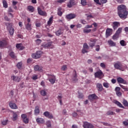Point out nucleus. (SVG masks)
<instances>
[{
  "label": "nucleus",
  "instance_id": "40",
  "mask_svg": "<svg viewBox=\"0 0 128 128\" xmlns=\"http://www.w3.org/2000/svg\"><path fill=\"white\" fill-rule=\"evenodd\" d=\"M107 116H114L116 114V113L112 111H108L106 112Z\"/></svg>",
  "mask_w": 128,
  "mask_h": 128
},
{
  "label": "nucleus",
  "instance_id": "53",
  "mask_svg": "<svg viewBox=\"0 0 128 128\" xmlns=\"http://www.w3.org/2000/svg\"><path fill=\"white\" fill-rule=\"evenodd\" d=\"M36 44H40L42 43V40L40 39H37L36 40Z\"/></svg>",
  "mask_w": 128,
  "mask_h": 128
},
{
  "label": "nucleus",
  "instance_id": "20",
  "mask_svg": "<svg viewBox=\"0 0 128 128\" xmlns=\"http://www.w3.org/2000/svg\"><path fill=\"white\" fill-rule=\"evenodd\" d=\"M88 98L90 100H96L98 98V96L96 94H93L88 96Z\"/></svg>",
  "mask_w": 128,
  "mask_h": 128
},
{
  "label": "nucleus",
  "instance_id": "11",
  "mask_svg": "<svg viewBox=\"0 0 128 128\" xmlns=\"http://www.w3.org/2000/svg\"><path fill=\"white\" fill-rule=\"evenodd\" d=\"M102 76V72L100 70L94 73L95 78H100Z\"/></svg>",
  "mask_w": 128,
  "mask_h": 128
},
{
  "label": "nucleus",
  "instance_id": "2",
  "mask_svg": "<svg viewBox=\"0 0 128 128\" xmlns=\"http://www.w3.org/2000/svg\"><path fill=\"white\" fill-rule=\"evenodd\" d=\"M6 26L7 29L8 30L10 36H14V29L12 28V27L10 25V24L9 22L6 23Z\"/></svg>",
  "mask_w": 128,
  "mask_h": 128
},
{
  "label": "nucleus",
  "instance_id": "33",
  "mask_svg": "<svg viewBox=\"0 0 128 128\" xmlns=\"http://www.w3.org/2000/svg\"><path fill=\"white\" fill-rule=\"evenodd\" d=\"M58 14L60 16H62V8H58Z\"/></svg>",
  "mask_w": 128,
  "mask_h": 128
},
{
  "label": "nucleus",
  "instance_id": "4",
  "mask_svg": "<svg viewBox=\"0 0 128 128\" xmlns=\"http://www.w3.org/2000/svg\"><path fill=\"white\" fill-rule=\"evenodd\" d=\"M42 48H53L54 46L52 42H48L47 43H44L42 45Z\"/></svg>",
  "mask_w": 128,
  "mask_h": 128
},
{
  "label": "nucleus",
  "instance_id": "51",
  "mask_svg": "<svg viewBox=\"0 0 128 128\" xmlns=\"http://www.w3.org/2000/svg\"><path fill=\"white\" fill-rule=\"evenodd\" d=\"M120 88H123V90H126V91L128 90V87L124 86L123 85H122L120 84Z\"/></svg>",
  "mask_w": 128,
  "mask_h": 128
},
{
  "label": "nucleus",
  "instance_id": "38",
  "mask_svg": "<svg viewBox=\"0 0 128 128\" xmlns=\"http://www.w3.org/2000/svg\"><path fill=\"white\" fill-rule=\"evenodd\" d=\"M10 56L12 58H16V54H14V52H12L10 53Z\"/></svg>",
  "mask_w": 128,
  "mask_h": 128
},
{
  "label": "nucleus",
  "instance_id": "16",
  "mask_svg": "<svg viewBox=\"0 0 128 128\" xmlns=\"http://www.w3.org/2000/svg\"><path fill=\"white\" fill-rule=\"evenodd\" d=\"M55 34L57 36H60L64 34V30L60 28L58 30L56 31Z\"/></svg>",
  "mask_w": 128,
  "mask_h": 128
},
{
  "label": "nucleus",
  "instance_id": "10",
  "mask_svg": "<svg viewBox=\"0 0 128 128\" xmlns=\"http://www.w3.org/2000/svg\"><path fill=\"white\" fill-rule=\"evenodd\" d=\"M38 14L40 16H46V12L42 10V9L39 7L38 8Z\"/></svg>",
  "mask_w": 128,
  "mask_h": 128
},
{
  "label": "nucleus",
  "instance_id": "62",
  "mask_svg": "<svg viewBox=\"0 0 128 128\" xmlns=\"http://www.w3.org/2000/svg\"><path fill=\"white\" fill-rule=\"evenodd\" d=\"M81 24H86V21L84 20H80Z\"/></svg>",
  "mask_w": 128,
  "mask_h": 128
},
{
  "label": "nucleus",
  "instance_id": "42",
  "mask_svg": "<svg viewBox=\"0 0 128 128\" xmlns=\"http://www.w3.org/2000/svg\"><path fill=\"white\" fill-rule=\"evenodd\" d=\"M122 28H119L118 30H116V34H117L118 35L120 36V34L122 32Z\"/></svg>",
  "mask_w": 128,
  "mask_h": 128
},
{
  "label": "nucleus",
  "instance_id": "29",
  "mask_svg": "<svg viewBox=\"0 0 128 128\" xmlns=\"http://www.w3.org/2000/svg\"><path fill=\"white\" fill-rule=\"evenodd\" d=\"M72 80L74 82H78V78L76 75V72L74 70V74L73 75V78H72Z\"/></svg>",
  "mask_w": 128,
  "mask_h": 128
},
{
  "label": "nucleus",
  "instance_id": "43",
  "mask_svg": "<svg viewBox=\"0 0 128 128\" xmlns=\"http://www.w3.org/2000/svg\"><path fill=\"white\" fill-rule=\"evenodd\" d=\"M88 2H86V0H81V4H82L84 6H86Z\"/></svg>",
  "mask_w": 128,
  "mask_h": 128
},
{
  "label": "nucleus",
  "instance_id": "46",
  "mask_svg": "<svg viewBox=\"0 0 128 128\" xmlns=\"http://www.w3.org/2000/svg\"><path fill=\"white\" fill-rule=\"evenodd\" d=\"M8 122V120H2V126H6Z\"/></svg>",
  "mask_w": 128,
  "mask_h": 128
},
{
  "label": "nucleus",
  "instance_id": "48",
  "mask_svg": "<svg viewBox=\"0 0 128 128\" xmlns=\"http://www.w3.org/2000/svg\"><path fill=\"white\" fill-rule=\"evenodd\" d=\"M46 126H47L48 128H50L52 126V123L50 121L48 120L46 122Z\"/></svg>",
  "mask_w": 128,
  "mask_h": 128
},
{
  "label": "nucleus",
  "instance_id": "45",
  "mask_svg": "<svg viewBox=\"0 0 128 128\" xmlns=\"http://www.w3.org/2000/svg\"><path fill=\"white\" fill-rule=\"evenodd\" d=\"M40 94H41V96H46V92L44 90H41Z\"/></svg>",
  "mask_w": 128,
  "mask_h": 128
},
{
  "label": "nucleus",
  "instance_id": "31",
  "mask_svg": "<svg viewBox=\"0 0 128 128\" xmlns=\"http://www.w3.org/2000/svg\"><path fill=\"white\" fill-rule=\"evenodd\" d=\"M114 68H116V70H120V62H118L114 64Z\"/></svg>",
  "mask_w": 128,
  "mask_h": 128
},
{
  "label": "nucleus",
  "instance_id": "61",
  "mask_svg": "<svg viewBox=\"0 0 128 128\" xmlns=\"http://www.w3.org/2000/svg\"><path fill=\"white\" fill-rule=\"evenodd\" d=\"M100 45H97L96 46V52H100Z\"/></svg>",
  "mask_w": 128,
  "mask_h": 128
},
{
  "label": "nucleus",
  "instance_id": "1",
  "mask_svg": "<svg viewBox=\"0 0 128 128\" xmlns=\"http://www.w3.org/2000/svg\"><path fill=\"white\" fill-rule=\"evenodd\" d=\"M118 16L122 20H126L128 18V11L126 10V6L124 4H121L118 6Z\"/></svg>",
  "mask_w": 128,
  "mask_h": 128
},
{
  "label": "nucleus",
  "instance_id": "3",
  "mask_svg": "<svg viewBox=\"0 0 128 128\" xmlns=\"http://www.w3.org/2000/svg\"><path fill=\"white\" fill-rule=\"evenodd\" d=\"M48 80L52 84H54L56 82V76L54 75H52L48 74Z\"/></svg>",
  "mask_w": 128,
  "mask_h": 128
},
{
  "label": "nucleus",
  "instance_id": "64",
  "mask_svg": "<svg viewBox=\"0 0 128 128\" xmlns=\"http://www.w3.org/2000/svg\"><path fill=\"white\" fill-rule=\"evenodd\" d=\"M124 31L126 32V34H128V27H126L124 28Z\"/></svg>",
  "mask_w": 128,
  "mask_h": 128
},
{
  "label": "nucleus",
  "instance_id": "7",
  "mask_svg": "<svg viewBox=\"0 0 128 128\" xmlns=\"http://www.w3.org/2000/svg\"><path fill=\"white\" fill-rule=\"evenodd\" d=\"M76 2L74 0H70L69 2L67 4V6L70 8L76 6Z\"/></svg>",
  "mask_w": 128,
  "mask_h": 128
},
{
  "label": "nucleus",
  "instance_id": "50",
  "mask_svg": "<svg viewBox=\"0 0 128 128\" xmlns=\"http://www.w3.org/2000/svg\"><path fill=\"white\" fill-rule=\"evenodd\" d=\"M122 104H123L124 106H128V102L126 100H123Z\"/></svg>",
  "mask_w": 128,
  "mask_h": 128
},
{
  "label": "nucleus",
  "instance_id": "60",
  "mask_svg": "<svg viewBox=\"0 0 128 128\" xmlns=\"http://www.w3.org/2000/svg\"><path fill=\"white\" fill-rule=\"evenodd\" d=\"M92 28V25H86L85 26V28Z\"/></svg>",
  "mask_w": 128,
  "mask_h": 128
},
{
  "label": "nucleus",
  "instance_id": "58",
  "mask_svg": "<svg viewBox=\"0 0 128 128\" xmlns=\"http://www.w3.org/2000/svg\"><path fill=\"white\" fill-rule=\"evenodd\" d=\"M116 94L118 96H122V92H120V91L116 92Z\"/></svg>",
  "mask_w": 128,
  "mask_h": 128
},
{
  "label": "nucleus",
  "instance_id": "13",
  "mask_svg": "<svg viewBox=\"0 0 128 128\" xmlns=\"http://www.w3.org/2000/svg\"><path fill=\"white\" fill-rule=\"evenodd\" d=\"M90 42H89V46L90 48H94V44H96V39H90Z\"/></svg>",
  "mask_w": 128,
  "mask_h": 128
},
{
  "label": "nucleus",
  "instance_id": "36",
  "mask_svg": "<svg viewBox=\"0 0 128 128\" xmlns=\"http://www.w3.org/2000/svg\"><path fill=\"white\" fill-rule=\"evenodd\" d=\"M16 66L18 70H20L22 68V62H19L17 64Z\"/></svg>",
  "mask_w": 128,
  "mask_h": 128
},
{
  "label": "nucleus",
  "instance_id": "27",
  "mask_svg": "<svg viewBox=\"0 0 128 128\" xmlns=\"http://www.w3.org/2000/svg\"><path fill=\"white\" fill-rule=\"evenodd\" d=\"M40 114V107L36 106L34 110V114L38 116Z\"/></svg>",
  "mask_w": 128,
  "mask_h": 128
},
{
  "label": "nucleus",
  "instance_id": "14",
  "mask_svg": "<svg viewBox=\"0 0 128 128\" xmlns=\"http://www.w3.org/2000/svg\"><path fill=\"white\" fill-rule=\"evenodd\" d=\"M120 26V22H113L112 28L114 30H116V28H118V26Z\"/></svg>",
  "mask_w": 128,
  "mask_h": 128
},
{
  "label": "nucleus",
  "instance_id": "18",
  "mask_svg": "<svg viewBox=\"0 0 128 128\" xmlns=\"http://www.w3.org/2000/svg\"><path fill=\"white\" fill-rule=\"evenodd\" d=\"M18 112H12V120L14 122H16V120L18 118Z\"/></svg>",
  "mask_w": 128,
  "mask_h": 128
},
{
  "label": "nucleus",
  "instance_id": "28",
  "mask_svg": "<svg viewBox=\"0 0 128 128\" xmlns=\"http://www.w3.org/2000/svg\"><path fill=\"white\" fill-rule=\"evenodd\" d=\"M36 122H38V124H44V120L42 118H38L36 119Z\"/></svg>",
  "mask_w": 128,
  "mask_h": 128
},
{
  "label": "nucleus",
  "instance_id": "47",
  "mask_svg": "<svg viewBox=\"0 0 128 128\" xmlns=\"http://www.w3.org/2000/svg\"><path fill=\"white\" fill-rule=\"evenodd\" d=\"M82 54H86V52H88V49L82 48Z\"/></svg>",
  "mask_w": 128,
  "mask_h": 128
},
{
  "label": "nucleus",
  "instance_id": "55",
  "mask_svg": "<svg viewBox=\"0 0 128 128\" xmlns=\"http://www.w3.org/2000/svg\"><path fill=\"white\" fill-rule=\"evenodd\" d=\"M103 86L104 88H109L108 83V82H104L103 84Z\"/></svg>",
  "mask_w": 128,
  "mask_h": 128
},
{
  "label": "nucleus",
  "instance_id": "5",
  "mask_svg": "<svg viewBox=\"0 0 128 128\" xmlns=\"http://www.w3.org/2000/svg\"><path fill=\"white\" fill-rule=\"evenodd\" d=\"M42 54V52L37 51L36 53L32 54V56L33 58H40Z\"/></svg>",
  "mask_w": 128,
  "mask_h": 128
},
{
  "label": "nucleus",
  "instance_id": "26",
  "mask_svg": "<svg viewBox=\"0 0 128 128\" xmlns=\"http://www.w3.org/2000/svg\"><path fill=\"white\" fill-rule=\"evenodd\" d=\"M108 44L110 45V46H116V42H114L111 40H110L108 41Z\"/></svg>",
  "mask_w": 128,
  "mask_h": 128
},
{
  "label": "nucleus",
  "instance_id": "39",
  "mask_svg": "<svg viewBox=\"0 0 128 128\" xmlns=\"http://www.w3.org/2000/svg\"><path fill=\"white\" fill-rule=\"evenodd\" d=\"M83 32H84V34H90V32H92V30L91 29H84L83 30Z\"/></svg>",
  "mask_w": 128,
  "mask_h": 128
},
{
  "label": "nucleus",
  "instance_id": "32",
  "mask_svg": "<svg viewBox=\"0 0 128 128\" xmlns=\"http://www.w3.org/2000/svg\"><path fill=\"white\" fill-rule=\"evenodd\" d=\"M54 20V16H51L49 20H48L47 24L48 26H50L52 24V20Z\"/></svg>",
  "mask_w": 128,
  "mask_h": 128
},
{
  "label": "nucleus",
  "instance_id": "44",
  "mask_svg": "<svg viewBox=\"0 0 128 128\" xmlns=\"http://www.w3.org/2000/svg\"><path fill=\"white\" fill-rule=\"evenodd\" d=\"M118 36H120V35L118 34H117L116 33L112 36V39L113 40H118Z\"/></svg>",
  "mask_w": 128,
  "mask_h": 128
},
{
  "label": "nucleus",
  "instance_id": "37",
  "mask_svg": "<svg viewBox=\"0 0 128 128\" xmlns=\"http://www.w3.org/2000/svg\"><path fill=\"white\" fill-rule=\"evenodd\" d=\"M120 44L122 46H126V43L124 40H121L120 41Z\"/></svg>",
  "mask_w": 128,
  "mask_h": 128
},
{
  "label": "nucleus",
  "instance_id": "17",
  "mask_svg": "<svg viewBox=\"0 0 128 128\" xmlns=\"http://www.w3.org/2000/svg\"><path fill=\"white\" fill-rule=\"evenodd\" d=\"M11 78L12 80H14V82H20V78L18 76H11Z\"/></svg>",
  "mask_w": 128,
  "mask_h": 128
},
{
  "label": "nucleus",
  "instance_id": "49",
  "mask_svg": "<svg viewBox=\"0 0 128 128\" xmlns=\"http://www.w3.org/2000/svg\"><path fill=\"white\" fill-rule=\"evenodd\" d=\"M83 48H86L87 50H90V47L88 46V44H86V43L84 44Z\"/></svg>",
  "mask_w": 128,
  "mask_h": 128
},
{
  "label": "nucleus",
  "instance_id": "9",
  "mask_svg": "<svg viewBox=\"0 0 128 128\" xmlns=\"http://www.w3.org/2000/svg\"><path fill=\"white\" fill-rule=\"evenodd\" d=\"M83 127L84 128H94V125L88 122H84Z\"/></svg>",
  "mask_w": 128,
  "mask_h": 128
},
{
  "label": "nucleus",
  "instance_id": "41",
  "mask_svg": "<svg viewBox=\"0 0 128 128\" xmlns=\"http://www.w3.org/2000/svg\"><path fill=\"white\" fill-rule=\"evenodd\" d=\"M2 4H3L4 8H8V2H6V0H3Z\"/></svg>",
  "mask_w": 128,
  "mask_h": 128
},
{
  "label": "nucleus",
  "instance_id": "19",
  "mask_svg": "<svg viewBox=\"0 0 128 128\" xmlns=\"http://www.w3.org/2000/svg\"><path fill=\"white\" fill-rule=\"evenodd\" d=\"M96 88H98V92H102L104 90V88L102 87V85L101 84L98 83L96 84Z\"/></svg>",
  "mask_w": 128,
  "mask_h": 128
},
{
  "label": "nucleus",
  "instance_id": "8",
  "mask_svg": "<svg viewBox=\"0 0 128 128\" xmlns=\"http://www.w3.org/2000/svg\"><path fill=\"white\" fill-rule=\"evenodd\" d=\"M76 18V14H70L66 16V18L67 20H74V18Z\"/></svg>",
  "mask_w": 128,
  "mask_h": 128
},
{
  "label": "nucleus",
  "instance_id": "34",
  "mask_svg": "<svg viewBox=\"0 0 128 128\" xmlns=\"http://www.w3.org/2000/svg\"><path fill=\"white\" fill-rule=\"evenodd\" d=\"M28 10L30 12H34V8L32 6H28Z\"/></svg>",
  "mask_w": 128,
  "mask_h": 128
},
{
  "label": "nucleus",
  "instance_id": "30",
  "mask_svg": "<svg viewBox=\"0 0 128 128\" xmlns=\"http://www.w3.org/2000/svg\"><path fill=\"white\" fill-rule=\"evenodd\" d=\"M112 32V30L110 28H108L106 30V37L110 36V32Z\"/></svg>",
  "mask_w": 128,
  "mask_h": 128
},
{
  "label": "nucleus",
  "instance_id": "63",
  "mask_svg": "<svg viewBox=\"0 0 128 128\" xmlns=\"http://www.w3.org/2000/svg\"><path fill=\"white\" fill-rule=\"evenodd\" d=\"M122 122L124 126H128V122H127L126 121H124Z\"/></svg>",
  "mask_w": 128,
  "mask_h": 128
},
{
  "label": "nucleus",
  "instance_id": "54",
  "mask_svg": "<svg viewBox=\"0 0 128 128\" xmlns=\"http://www.w3.org/2000/svg\"><path fill=\"white\" fill-rule=\"evenodd\" d=\"M66 68H68V66L66 65H64L63 66H62L61 70H66Z\"/></svg>",
  "mask_w": 128,
  "mask_h": 128
},
{
  "label": "nucleus",
  "instance_id": "21",
  "mask_svg": "<svg viewBox=\"0 0 128 128\" xmlns=\"http://www.w3.org/2000/svg\"><path fill=\"white\" fill-rule=\"evenodd\" d=\"M114 104H116V106H118L119 108H124V106H122V104H121L120 102L116 100H114Z\"/></svg>",
  "mask_w": 128,
  "mask_h": 128
},
{
  "label": "nucleus",
  "instance_id": "15",
  "mask_svg": "<svg viewBox=\"0 0 128 128\" xmlns=\"http://www.w3.org/2000/svg\"><path fill=\"white\" fill-rule=\"evenodd\" d=\"M7 44L8 42L6 40H0V48H4Z\"/></svg>",
  "mask_w": 128,
  "mask_h": 128
},
{
  "label": "nucleus",
  "instance_id": "35",
  "mask_svg": "<svg viewBox=\"0 0 128 128\" xmlns=\"http://www.w3.org/2000/svg\"><path fill=\"white\" fill-rule=\"evenodd\" d=\"M26 30H32V25L30 23L27 24L26 25Z\"/></svg>",
  "mask_w": 128,
  "mask_h": 128
},
{
  "label": "nucleus",
  "instance_id": "57",
  "mask_svg": "<svg viewBox=\"0 0 128 128\" xmlns=\"http://www.w3.org/2000/svg\"><path fill=\"white\" fill-rule=\"evenodd\" d=\"M21 118L22 120H24V118H28V116L26 114H22L21 116Z\"/></svg>",
  "mask_w": 128,
  "mask_h": 128
},
{
  "label": "nucleus",
  "instance_id": "25",
  "mask_svg": "<svg viewBox=\"0 0 128 128\" xmlns=\"http://www.w3.org/2000/svg\"><path fill=\"white\" fill-rule=\"evenodd\" d=\"M16 46L18 50H24V46H22V44H16Z\"/></svg>",
  "mask_w": 128,
  "mask_h": 128
},
{
  "label": "nucleus",
  "instance_id": "52",
  "mask_svg": "<svg viewBox=\"0 0 128 128\" xmlns=\"http://www.w3.org/2000/svg\"><path fill=\"white\" fill-rule=\"evenodd\" d=\"M22 120L24 124H28V117L22 119Z\"/></svg>",
  "mask_w": 128,
  "mask_h": 128
},
{
  "label": "nucleus",
  "instance_id": "12",
  "mask_svg": "<svg viewBox=\"0 0 128 128\" xmlns=\"http://www.w3.org/2000/svg\"><path fill=\"white\" fill-rule=\"evenodd\" d=\"M117 82L118 84H126V80H124V78L121 77L117 78Z\"/></svg>",
  "mask_w": 128,
  "mask_h": 128
},
{
  "label": "nucleus",
  "instance_id": "22",
  "mask_svg": "<svg viewBox=\"0 0 128 128\" xmlns=\"http://www.w3.org/2000/svg\"><path fill=\"white\" fill-rule=\"evenodd\" d=\"M9 106H10V108H12L14 110H16V108H18V106H16V104H14L12 102H10L9 104Z\"/></svg>",
  "mask_w": 128,
  "mask_h": 128
},
{
  "label": "nucleus",
  "instance_id": "59",
  "mask_svg": "<svg viewBox=\"0 0 128 128\" xmlns=\"http://www.w3.org/2000/svg\"><path fill=\"white\" fill-rule=\"evenodd\" d=\"M100 66L102 68H106V64H104V63H100Z\"/></svg>",
  "mask_w": 128,
  "mask_h": 128
},
{
  "label": "nucleus",
  "instance_id": "56",
  "mask_svg": "<svg viewBox=\"0 0 128 128\" xmlns=\"http://www.w3.org/2000/svg\"><path fill=\"white\" fill-rule=\"evenodd\" d=\"M56 2H58V4H62V2H66V0H57Z\"/></svg>",
  "mask_w": 128,
  "mask_h": 128
},
{
  "label": "nucleus",
  "instance_id": "23",
  "mask_svg": "<svg viewBox=\"0 0 128 128\" xmlns=\"http://www.w3.org/2000/svg\"><path fill=\"white\" fill-rule=\"evenodd\" d=\"M34 70L38 72H42V67H40L38 65H36L34 66Z\"/></svg>",
  "mask_w": 128,
  "mask_h": 128
},
{
  "label": "nucleus",
  "instance_id": "6",
  "mask_svg": "<svg viewBox=\"0 0 128 128\" xmlns=\"http://www.w3.org/2000/svg\"><path fill=\"white\" fill-rule=\"evenodd\" d=\"M43 114L44 116H46V118H47L50 120L54 118V115H52V114L48 111L44 112Z\"/></svg>",
  "mask_w": 128,
  "mask_h": 128
},
{
  "label": "nucleus",
  "instance_id": "24",
  "mask_svg": "<svg viewBox=\"0 0 128 128\" xmlns=\"http://www.w3.org/2000/svg\"><path fill=\"white\" fill-rule=\"evenodd\" d=\"M126 65L120 63V70H122V72H124V70H126Z\"/></svg>",
  "mask_w": 128,
  "mask_h": 128
}]
</instances>
